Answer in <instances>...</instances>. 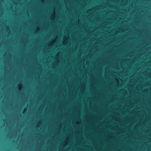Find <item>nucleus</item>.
<instances>
[{
    "label": "nucleus",
    "mask_w": 151,
    "mask_h": 151,
    "mask_svg": "<svg viewBox=\"0 0 151 151\" xmlns=\"http://www.w3.org/2000/svg\"><path fill=\"white\" fill-rule=\"evenodd\" d=\"M21 85H19V87H21Z\"/></svg>",
    "instance_id": "1"
}]
</instances>
